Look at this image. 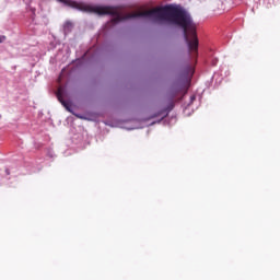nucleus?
Masks as SVG:
<instances>
[{
  "label": "nucleus",
  "instance_id": "nucleus-3",
  "mask_svg": "<svg viewBox=\"0 0 280 280\" xmlns=\"http://www.w3.org/2000/svg\"><path fill=\"white\" fill-rule=\"evenodd\" d=\"M194 102H196V95L190 96V104H194Z\"/></svg>",
  "mask_w": 280,
  "mask_h": 280
},
{
  "label": "nucleus",
  "instance_id": "nucleus-1",
  "mask_svg": "<svg viewBox=\"0 0 280 280\" xmlns=\"http://www.w3.org/2000/svg\"><path fill=\"white\" fill-rule=\"evenodd\" d=\"M58 1L60 3H65V5H69L70 8H75V10H82L83 12H95V14H109L112 16H116L112 20L114 24L121 23V21H128V19H139L141 16H147L149 19H154V21H156V8L147 11L133 12L128 13L126 15H121L115 7H90L71 0Z\"/></svg>",
  "mask_w": 280,
  "mask_h": 280
},
{
  "label": "nucleus",
  "instance_id": "nucleus-4",
  "mask_svg": "<svg viewBox=\"0 0 280 280\" xmlns=\"http://www.w3.org/2000/svg\"><path fill=\"white\" fill-rule=\"evenodd\" d=\"M5 40V36H0V43H3Z\"/></svg>",
  "mask_w": 280,
  "mask_h": 280
},
{
  "label": "nucleus",
  "instance_id": "nucleus-5",
  "mask_svg": "<svg viewBox=\"0 0 280 280\" xmlns=\"http://www.w3.org/2000/svg\"><path fill=\"white\" fill-rule=\"evenodd\" d=\"M172 108H174V105H173V104L171 105V107H170V109H168V110H172Z\"/></svg>",
  "mask_w": 280,
  "mask_h": 280
},
{
  "label": "nucleus",
  "instance_id": "nucleus-2",
  "mask_svg": "<svg viewBox=\"0 0 280 280\" xmlns=\"http://www.w3.org/2000/svg\"><path fill=\"white\" fill-rule=\"evenodd\" d=\"M57 98L59 100L60 104H62V106L66 108V110H68V113H73V110H71V104L65 101V94H62V89L58 90Z\"/></svg>",
  "mask_w": 280,
  "mask_h": 280
}]
</instances>
